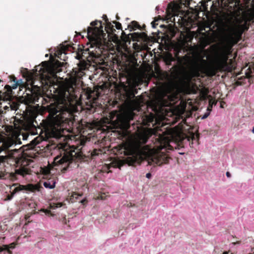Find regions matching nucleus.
<instances>
[{
	"label": "nucleus",
	"instance_id": "obj_42",
	"mask_svg": "<svg viewBox=\"0 0 254 254\" xmlns=\"http://www.w3.org/2000/svg\"><path fill=\"white\" fill-rule=\"evenodd\" d=\"M81 202L82 204H85V203H86L87 202V200H86V199H84L82 200L81 201Z\"/></svg>",
	"mask_w": 254,
	"mask_h": 254
},
{
	"label": "nucleus",
	"instance_id": "obj_17",
	"mask_svg": "<svg viewBox=\"0 0 254 254\" xmlns=\"http://www.w3.org/2000/svg\"><path fill=\"white\" fill-rule=\"evenodd\" d=\"M16 244L15 243H12L9 245H3L0 246V251H6L9 254H12V252L11 249L15 248Z\"/></svg>",
	"mask_w": 254,
	"mask_h": 254
},
{
	"label": "nucleus",
	"instance_id": "obj_11",
	"mask_svg": "<svg viewBox=\"0 0 254 254\" xmlns=\"http://www.w3.org/2000/svg\"><path fill=\"white\" fill-rule=\"evenodd\" d=\"M243 31L238 26H236L232 29V32L229 36V39L231 43L233 44L238 43L241 39Z\"/></svg>",
	"mask_w": 254,
	"mask_h": 254
},
{
	"label": "nucleus",
	"instance_id": "obj_49",
	"mask_svg": "<svg viewBox=\"0 0 254 254\" xmlns=\"http://www.w3.org/2000/svg\"><path fill=\"white\" fill-rule=\"evenodd\" d=\"M192 0H188V2L189 3V4H190V1Z\"/></svg>",
	"mask_w": 254,
	"mask_h": 254
},
{
	"label": "nucleus",
	"instance_id": "obj_16",
	"mask_svg": "<svg viewBox=\"0 0 254 254\" xmlns=\"http://www.w3.org/2000/svg\"><path fill=\"white\" fill-rule=\"evenodd\" d=\"M244 69H246L245 71V75L248 78L254 76V64L247 65L242 70Z\"/></svg>",
	"mask_w": 254,
	"mask_h": 254
},
{
	"label": "nucleus",
	"instance_id": "obj_34",
	"mask_svg": "<svg viewBox=\"0 0 254 254\" xmlns=\"http://www.w3.org/2000/svg\"><path fill=\"white\" fill-rule=\"evenodd\" d=\"M63 224H66L67 221L65 218V215L63 216L62 218L59 220Z\"/></svg>",
	"mask_w": 254,
	"mask_h": 254
},
{
	"label": "nucleus",
	"instance_id": "obj_3",
	"mask_svg": "<svg viewBox=\"0 0 254 254\" xmlns=\"http://www.w3.org/2000/svg\"><path fill=\"white\" fill-rule=\"evenodd\" d=\"M86 140L82 139L79 140V143L76 146H64L61 151L62 157L57 156L54 159V163L56 165H62L64 163L67 164L66 167H69V164L73 161L76 160L93 159L94 158L101 154L103 152L102 149H94L93 150H89L87 154L84 153L85 144Z\"/></svg>",
	"mask_w": 254,
	"mask_h": 254
},
{
	"label": "nucleus",
	"instance_id": "obj_40",
	"mask_svg": "<svg viewBox=\"0 0 254 254\" xmlns=\"http://www.w3.org/2000/svg\"><path fill=\"white\" fill-rule=\"evenodd\" d=\"M151 177V174L150 173H147L146 175V177L148 179H150Z\"/></svg>",
	"mask_w": 254,
	"mask_h": 254
},
{
	"label": "nucleus",
	"instance_id": "obj_37",
	"mask_svg": "<svg viewBox=\"0 0 254 254\" xmlns=\"http://www.w3.org/2000/svg\"><path fill=\"white\" fill-rule=\"evenodd\" d=\"M209 115V112L205 113L201 117L202 119H206Z\"/></svg>",
	"mask_w": 254,
	"mask_h": 254
},
{
	"label": "nucleus",
	"instance_id": "obj_18",
	"mask_svg": "<svg viewBox=\"0 0 254 254\" xmlns=\"http://www.w3.org/2000/svg\"><path fill=\"white\" fill-rule=\"evenodd\" d=\"M21 141L20 138L16 137L15 139L10 140L6 142H5L3 145L5 149H7L12 145L16 144H21Z\"/></svg>",
	"mask_w": 254,
	"mask_h": 254
},
{
	"label": "nucleus",
	"instance_id": "obj_13",
	"mask_svg": "<svg viewBox=\"0 0 254 254\" xmlns=\"http://www.w3.org/2000/svg\"><path fill=\"white\" fill-rule=\"evenodd\" d=\"M176 7L171 3L168 4L166 11L167 19L173 21L172 19L173 18V20H174V16L176 15Z\"/></svg>",
	"mask_w": 254,
	"mask_h": 254
},
{
	"label": "nucleus",
	"instance_id": "obj_44",
	"mask_svg": "<svg viewBox=\"0 0 254 254\" xmlns=\"http://www.w3.org/2000/svg\"><path fill=\"white\" fill-rule=\"evenodd\" d=\"M145 25H143L142 27H141V29H140L141 30H145Z\"/></svg>",
	"mask_w": 254,
	"mask_h": 254
},
{
	"label": "nucleus",
	"instance_id": "obj_35",
	"mask_svg": "<svg viewBox=\"0 0 254 254\" xmlns=\"http://www.w3.org/2000/svg\"><path fill=\"white\" fill-rule=\"evenodd\" d=\"M178 135V137L179 138V139H178V141L182 142V141H184V139H185V137H183L182 138H181V133H179ZM176 141H178V139H176Z\"/></svg>",
	"mask_w": 254,
	"mask_h": 254
},
{
	"label": "nucleus",
	"instance_id": "obj_47",
	"mask_svg": "<svg viewBox=\"0 0 254 254\" xmlns=\"http://www.w3.org/2000/svg\"><path fill=\"white\" fill-rule=\"evenodd\" d=\"M116 18H117V19H118V20H119V19H120V17H119L118 15H117V16H116Z\"/></svg>",
	"mask_w": 254,
	"mask_h": 254
},
{
	"label": "nucleus",
	"instance_id": "obj_36",
	"mask_svg": "<svg viewBox=\"0 0 254 254\" xmlns=\"http://www.w3.org/2000/svg\"><path fill=\"white\" fill-rule=\"evenodd\" d=\"M148 122L149 123H151L153 121V119H154V117H153V114H151V116L149 117H148Z\"/></svg>",
	"mask_w": 254,
	"mask_h": 254
},
{
	"label": "nucleus",
	"instance_id": "obj_26",
	"mask_svg": "<svg viewBox=\"0 0 254 254\" xmlns=\"http://www.w3.org/2000/svg\"><path fill=\"white\" fill-rule=\"evenodd\" d=\"M187 139L188 141L190 142V140H191V145L193 144V140H195V135L194 133H192L190 136H187L186 135L185 136V139Z\"/></svg>",
	"mask_w": 254,
	"mask_h": 254
},
{
	"label": "nucleus",
	"instance_id": "obj_50",
	"mask_svg": "<svg viewBox=\"0 0 254 254\" xmlns=\"http://www.w3.org/2000/svg\"><path fill=\"white\" fill-rule=\"evenodd\" d=\"M252 131H253V132L254 133V127H253V128Z\"/></svg>",
	"mask_w": 254,
	"mask_h": 254
},
{
	"label": "nucleus",
	"instance_id": "obj_48",
	"mask_svg": "<svg viewBox=\"0 0 254 254\" xmlns=\"http://www.w3.org/2000/svg\"><path fill=\"white\" fill-rule=\"evenodd\" d=\"M80 58V56H79V55H77V59H79Z\"/></svg>",
	"mask_w": 254,
	"mask_h": 254
},
{
	"label": "nucleus",
	"instance_id": "obj_14",
	"mask_svg": "<svg viewBox=\"0 0 254 254\" xmlns=\"http://www.w3.org/2000/svg\"><path fill=\"white\" fill-rule=\"evenodd\" d=\"M147 37V35L145 32H134L131 33L130 38L133 41H139L145 39Z\"/></svg>",
	"mask_w": 254,
	"mask_h": 254
},
{
	"label": "nucleus",
	"instance_id": "obj_52",
	"mask_svg": "<svg viewBox=\"0 0 254 254\" xmlns=\"http://www.w3.org/2000/svg\"><path fill=\"white\" fill-rule=\"evenodd\" d=\"M14 150H15V151H17V150L16 149H14Z\"/></svg>",
	"mask_w": 254,
	"mask_h": 254
},
{
	"label": "nucleus",
	"instance_id": "obj_41",
	"mask_svg": "<svg viewBox=\"0 0 254 254\" xmlns=\"http://www.w3.org/2000/svg\"><path fill=\"white\" fill-rule=\"evenodd\" d=\"M62 206V204L61 203H58L56 204V207H60Z\"/></svg>",
	"mask_w": 254,
	"mask_h": 254
},
{
	"label": "nucleus",
	"instance_id": "obj_25",
	"mask_svg": "<svg viewBox=\"0 0 254 254\" xmlns=\"http://www.w3.org/2000/svg\"><path fill=\"white\" fill-rule=\"evenodd\" d=\"M70 92L69 91V90H66L64 92V93H63L61 96L62 97V98L64 99V100L65 101H66V99H68L69 98V95H70Z\"/></svg>",
	"mask_w": 254,
	"mask_h": 254
},
{
	"label": "nucleus",
	"instance_id": "obj_15",
	"mask_svg": "<svg viewBox=\"0 0 254 254\" xmlns=\"http://www.w3.org/2000/svg\"><path fill=\"white\" fill-rule=\"evenodd\" d=\"M162 59L165 64L169 66L171 65L172 63L175 61L172 54L169 52H166L163 55Z\"/></svg>",
	"mask_w": 254,
	"mask_h": 254
},
{
	"label": "nucleus",
	"instance_id": "obj_24",
	"mask_svg": "<svg viewBox=\"0 0 254 254\" xmlns=\"http://www.w3.org/2000/svg\"><path fill=\"white\" fill-rule=\"evenodd\" d=\"M44 186L46 188L53 189L55 187V182L51 183L49 181H47L44 183Z\"/></svg>",
	"mask_w": 254,
	"mask_h": 254
},
{
	"label": "nucleus",
	"instance_id": "obj_9",
	"mask_svg": "<svg viewBox=\"0 0 254 254\" xmlns=\"http://www.w3.org/2000/svg\"><path fill=\"white\" fill-rule=\"evenodd\" d=\"M77 67L73 69L72 73L75 78H80L84 74V70L88 69L90 64L84 60H81L77 64Z\"/></svg>",
	"mask_w": 254,
	"mask_h": 254
},
{
	"label": "nucleus",
	"instance_id": "obj_23",
	"mask_svg": "<svg viewBox=\"0 0 254 254\" xmlns=\"http://www.w3.org/2000/svg\"><path fill=\"white\" fill-rule=\"evenodd\" d=\"M20 106V103L18 102L12 101L10 104L12 110L16 111Z\"/></svg>",
	"mask_w": 254,
	"mask_h": 254
},
{
	"label": "nucleus",
	"instance_id": "obj_19",
	"mask_svg": "<svg viewBox=\"0 0 254 254\" xmlns=\"http://www.w3.org/2000/svg\"><path fill=\"white\" fill-rule=\"evenodd\" d=\"M127 28L129 29L130 31L135 30L136 29H142L141 26L136 21H132L128 25Z\"/></svg>",
	"mask_w": 254,
	"mask_h": 254
},
{
	"label": "nucleus",
	"instance_id": "obj_4",
	"mask_svg": "<svg viewBox=\"0 0 254 254\" xmlns=\"http://www.w3.org/2000/svg\"><path fill=\"white\" fill-rule=\"evenodd\" d=\"M62 104L54 102L44 107L45 111L49 113L47 119L50 124L60 127L58 129L60 135L64 132V129H69L67 128V126L70 127V124H73L71 118L68 117L70 116L69 109L67 107H63Z\"/></svg>",
	"mask_w": 254,
	"mask_h": 254
},
{
	"label": "nucleus",
	"instance_id": "obj_31",
	"mask_svg": "<svg viewBox=\"0 0 254 254\" xmlns=\"http://www.w3.org/2000/svg\"><path fill=\"white\" fill-rule=\"evenodd\" d=\"M113 22L114 24H115L116 27L117 29H122V24L119 22H117V21H113Z\"/></svg>",
	"mask_w": 254,
	"mask_h": 254
},
{
	"label": "nucleus",
	"instance_id": "obj_1",
	"mask_svg": "<svg viewBox=\"0 0 254 254\" xmlns=\"http://www.w3.org/2000/svg\"><path fill=\"white\" fill-rule=\"evenodd\" d=\"M172 135L170 131H165L160 134L158 138L159 145L155 148L148 145H144L149 138L147 134L143 133L139 136V140L132 141L125 145L122 149L125 155H131L127 158V161L129 165H134L140 161L146 159L150 165L161 166L169 163L170 157L163 151L173 150L170 144L172 141Z\"/></svg>",
	"mask_w": 254,
	"mask_h": 254
},
{
	"label": "nucleus",
	"instance_id": "obj_51",
	"mask_svg": "<svg viewBox=\"0 0 254 254\" xmlns=\"http://www.w3.org/2000/svg\"><path fill=\"white\" fill-rule=\"evenodd\" d=\"M237 83H238V84H241L239 83V81H237Z\"/></svg>",
	"mask_w": 254,
	"mask_h": 254
},
{
	"label": "nucleus",
	"instance_id": "obj_43",
	"mask_svg": "<svg viewBox=\"0 0 254 254\" xmlns=\"http://www.w3.org/2000/svg\"><path fill=\"white\" fill-rule=\"evenodd\" d=\"M226 175V176L228 178H230L231 177V174L229 172H227Z\"/></svg>",
	"mask_w": 254,
	"mask_h": 254
},
{
	"label": "nucleus",
	"instance_id": "obj_7",
	"mask_svg": "<svg viewBox=\"0 0 254 254\" xmlns=\"http://www.w3.org/2000/svg\"><path fill=\"white\" fill-rule=\"evenodd\" d=\"M235 5L232 0H216L213 1L210 9L214 15L218 17L223 10L231 12Z\"/></svg>",
	"mask_w": 254,
	"mask_h": 254
},
{
	"label": "nucleus",
	"instance_id": "obj_22",
	"mask_svg": "<svg viewBox=\"0 0 254 254\" xmlns=\"http://www.w3.org/2000/svg\"><path fill=\"white\" fill-rule=\"evenodd\" d=\"M238 27L243 30V33L247 31L249 28V25L247 23V22H245L243 24L238 25Z\"/></svg>",
	"mask_w": 254,
	"mask_h": 254
},
{
	"label": "nucleus",
	"instance_id": "obj_21",
	"mask_svg": "<svg viewBox=\"0 0 254 254\" xmlns=\"http://www.w3.org/2000/svg\"><path fill=\"white\" fill-rule=\"evenodd\" d=\"M105 30L108 33H113L116 31L114 28V26L109 21L106 22Z\"/></svg>",
	"mask_w": 254,
	"mask_h": 254
},
{
	"label": "nucleus",
	"instance_id": "obj_30",
	"mask_svg": "<svg viewBox=\"0 0 254 254\" xmlns=\"http://www.w3.org/2000/svg\"><path fill=\"white\" fill-rule=\"evenodd\" d=\"M87 50L88 51V54L90 57L92 58H96L98 57V55L95 53L93 51H91L89 48L87 49Z\"/></svg>",
	"mask_w": 254,
	"mask_h": 254
},
{
	"label": "nucleus",
	"instance_id": "obj_27",
	"mask_svg": "<svg viewBox=\"0 0 254 254\" xmlns=\"http://www.w3.org/2000/svg\"><path fill=\"white\" fill-rule=\"evenodd\" d=\"M159 19H161V16H158L157 17L155 18L154 20L151 22L152 27L153 28H155L156 25H158V23H156Z\"/></svg>",
	"mask_w": 254,
	"mask_h": 254
},
{
	"label": "nucleus",
	"instance_id": "obj_38",
	"mask_svg": "<svg viewBox=\"0 0 254 254\" xmlns=\"http://www.w3.org/2000/svg\"><path fill=\"white\" fill-rule=\"evenodd\" d=\"M122 36H126L127 38H129V36H130V34H128V35H127V34L125 33V32L124 31H123V32H122Z\"/></svg>",
	"mask_w": 254,
	"mask_h": 254
},
{
	"label": "nucleus",
	"instance_id": "obj_5",
	"mask_svg": "<svg viewBox=\"0 0 254 254\" xmlns=\"http://www.w3.org/2000/svg\"><path fill=\"white\" fill-rule=\"evenodd\" d=\"M228 54L226 50H223L217 56L213 64L203 67L201 64H195L192 67L194 75L199 76L203 68L204 73L208 76H214L218 72L225 70L228 67Z\"/></svg>",
	"mask_w": 254,
	"mask_h": 254
},
{
	"label": "nucleus",
	"instance_id": "obj_45",
	"mask_svg": "<svg viewBox=\"0 0 254 254\" xmlns=\"http://www.w3.org/2000/svg\"><path fill=\"white\" fill-rule=\"evenodd\" d=\"M129 124H127V128H129Z\"/></svg>",
	"mask_w": 254,
	"mask_h": 254
},
{
	"label": "nucleus",
	"instance_id": "obj_39",
	"mask_svg": "<svg viewBox=\"0 0 254 254\" xmlns=\"http://www.w3.org/2000/svg\"><path fill=\"white\" fill-rule=\"evenodd\" d=\"M103 18L105 20V22L108 21V19L106 15H103Z\"/></svg>",
	"mask_w": 254,
	"mask_h": 254
},
{
	"label": "nucleus",
	"instance_id": "obj_53",
	"mask_svg": "<svg viewBox=\"0 0 254 254\" xmlns=\"http://www.w3.org/2000/svg\"><path fill=\"white\" fill-rule=\"evenodd\" d=\"M64 169L65 170V169H66V167H64Z\"/></svg>",
	"mask_w": 254,
	"mask_h": 254
},
{
	"label": "nucleus",
	"instance_id": "obj_32",
	"mask_svg": "<svg viewBox=\"0 0 254 254\" xmlns=\"http://www.w3.org/2000/svg\"><path fill=\"white\" fill-rule=\"evenodd\" d=\"M213 104H215L216 103H215L214 102H212V101L211 100L209 101V105H208V107L207 108V111H210L211 110V108H212Z\"/></svg>",
	"mask_w": 254,
	"mask_h": 254
},
{
	"label": "nucleus",
	"instance_id": "obj_10",
	"mask_svg": "<svg viewBox=\"0 0 254 254\" xmlns=\"http://www.w3.org/2000/svg\"><path fill=\"white\" fill-rule=\"evenodd\" d=\"M9 78L10 81L14 82V83L12 87L8 85H6L4 86V90L5 91L3 93L5 94V96L7 97V98H9L12 96V89H16L18 86H20L22 83L21 79L17 80L16 78L13 75L9 76Z\"/></svg>",
	"mask_w": 254,
	"mask_h": 254
},
{
	"label": "nucleus",
	"instance_id": "obj_2",
	"mask_svg": "<svg viewBox=\"0 0 254 254\" xmlns=\"http://www.w3.org/2000/svg\"><path fill=\"white\" fill-rule=\"evenodd\" d=\"M33 72L27 70L24 74L26 82L24 87L26 91L30 93H27L24 96L23 102L27 105L26 108V119L31 124L36 122V118L40 113L39 100H41L42 105H44L50 100L44 98L40 93L41 88L38 85H35V80L39 78L41 85H49L52 82L53 72L47 62L42 63V65L35 67Z\"/></svg>",
	"mask_w": 254,
	"mask_h": 254
},
{
	"label": "nucleus",
	"instance_id": "obj_8",
	"mask_svg": "<svg viewBox=\"0 0 254 254\" xmlns=\"http://www.w3.org/2000/svg\"><path fill=\"white\" fill-rule=\"evenodd\" d=\"M12 191L10 194H8L6 196V200H10L13 197L14 195L22 191H28L34 192L38 189V187L36 185L31 184L27 185H21L15 184L11 187Z\"/></svg>",
	"mask_w": 254,
	"mask_h": 254
},
{
	"label": "nucleus",
	"instance_id": "obj_6",
	"mask_svg": "<svg viewBox=\"0 0 254 254\" xmlns=\"http://www.w3.org/2000/svg\"><path fill=\"white\" fill-rule=\"evenodd\" d=\"M102 24L101 21L95 20L90 23L92 27H88L87 36L90 42V48H93L94 47L99 48L102 45L103 42L106 40L105 38L106 34L104 32Z\"/></svg>",
	"mask_w": 254,
	"mask_h": 254
},
{
	"label": "nucleus",
	"instance_id": "obj_33",
	"mask_svg": "<svg viewBox=\"0 0 254 254\" xmlns=\"http://www.w3.org/2000/svg\"><path fill=\"white\" fill-rule=\"evenodd\" d=\"M43 211L45 212V214L48 216H53L54 214H52L51 210L48 209H44Z\"/></svg>",
	"mask_w": 254,
	"mask_h": 254
},
{
	"label": "nucleus",
	"instance_id": "obj_28",
	"mask_svg": "<svg viewBox=\"0 0 254 254\" xmlns=\"http://www.w3.org/2000/svg\"><path fill=\"white\" fill-rule=\"evenodd\" d=\"M36 144H37V142H36L35 140H33L31 141V144L26 145V146H27V148L26 149H32L33 148H34L35 147V146Z\"/></svg>",
	"mask_w": 254,
	"mask_h": 254
},
{
	"label": "nucleus",
	"instance_id": "obj_12",
	"mask_svg": "<svg viewBox=\"0 0 254 254\" xmlns=\"http://www.w3.org/2000/svg\"><path fill=\"white\" fill-rule=\"evenodd\" d=\"M137 93V89L135 86H131L125 89V98L126 101L128 103H132L134 99L135 98V94Z\"/></svg>",
	"mask_w": 254,
	"mask_h": 254
},
{
	"label": "nucleus",
	"instance_id": "obj_46",
	"mask_svg": "<svg viewBox=\"0 0 254 254\" xmlns=\"http://www.w3.org/2000/svg\"><path fill=\"white\" fill-rule=\"evenodd\" d=\"M56 63L58 64H61V63L58 61H57Z\"/></svg>",
	"mask_w": 254,
	"mask_h": 254
},
{
	"label": "nucleus",
	"instance_id": "obj_54",
	"mask_svg": "<svg viewBox=\"0 0 254 254\" xmlns=\"http://www.w3.org/2000/svg\"><path fill=\"white\" fill-rule=\"evenodd\" d=\"M2 252V251H0V252Z\"/></svg>",
	"mask_w": 254,
	"mask_h": 254
},
{
	"label": "nucleus",
	"instance_id": "obj_29",
	"mask_svg": "<svg viewBox=\"0 0 254 254\" xmlns=\"http://www.w3.org/2000/svg\"><path fill=\"white\" fill-rule=\"evenodd\" d=\"M106 195L105 193H101L99 194L98 196L97 197V199L104 200L106 199Z\"/></svg>",
	"mask_w": 254,
	"mask_h": 254
},
{
	"label": "nucleus",
	"instance_id": "obj_20",
	"mask_svg": "<svg viewBox=\"0 0 254 254\" xmlns=\"http://www.w3.org/2000/svg\"><path fill=\"white\" fill-rule=\"evenodd\" d=\"M29 170L27 168H25L24 167L20 168L16 170V173L18 175H20L22 176H25V175L29 174Z\"/></svg>",
	"mask_w": 254,
	"mask_h": 254
}]
</instances>
